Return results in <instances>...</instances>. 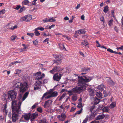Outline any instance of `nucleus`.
<instances>
[{
    "label": "nucleus",
    "mask_w": 123,
    "mask_h": 123,
    "mask_svg": "<svg viewBox=\"0 0 123 123\" xmlns=\"http://www.w3.org/2000/svg\"><path fill=\"white\" fill-rule=\"evenodd\" d=\"M17 93L14 90H11V91H9L7 93V98H6V96H7L6 95H5V96H4L5 99H9L12 101V103L13 101H14L16 103V105H14V106H17V105L18 104L19 102L21 103V104L22 102L20 101L18 102V104H17V101H16L14 100L16 98L17 95Z\"/></svg>",
    "instance_id": "3"
},
{
    "label": "nucleus",
    "mask_w": 123,
    "mask_h": 123,
    "mask_svg": "<svg viewBox=\"0 0 123 123\" xmlns=\"http://www.w3.org/2000/svg\"><path fill=\"white\" fill-rule=\"evenodd\" d=\"M34 33H35V35L36 36H38L40 35V33L38 31H35Z\"/></svg>",
    "instance_id": "44"
},
{
    "label": "nucleus",
    "mask_w": 123,
    "mask_h": 123,
    "mask_svg": "<svg viewBox=\"0 0 123 123\" xmlns=\"http://www.w3.org/2000/svg\"><path fill=\"white\" fill-rule=\"evenodd\" d=\"M62 74L56 73L55 74L53 77L54 80L59 81L60 80L62 76L63 75Z\"/></svg>",
    "instance_id": "8"
},
{
    "label": "nucleus",
    "mask_w": 123,
    "mask_h": 123,
    "mask_svg": "<svg viewBox=\"0 0 123 123\" xmlns=\"http://www.w3.org/2000/svg\"><path fill=\"white\" fill-rule=\"evenodd\" d=\"M105 116V115L103 114H99L96 117L95 119L96 120L102 119L104 118Z\"/></svg>",
    "instance_id": "15"
},
{
    "label": "nucleus",
    "mask_w": 123,
    "mask_h": 123,
    "mask_svg": "<svg viewBox=\"0 0 123 123\" xmlns=\"http://www.w3.org/2000/svg\"><path fill=\"white\" fill-rule=\"evenodd\" d=\"M96 43L98 45L97 46L98 47H100V45L99 43L97 41H96Z\"/></svg>",
    "instance_id": "55"
},
{
    "label": "nucleus",
    "mask_w": 123,
    "mask_h": 123,
    "mask_svg": "<svg viewBox=\"0 0 123 123\" xmlns=\"http://www.w3.org/2000/svg\"><path fill=\"white\" fill-rule=\"evenodd\" d=\"M55 72H62L63 69H62L61 68L58 66H55L54 68Z\"/></svg>",
    "instance_id": "13"
},
{
    "label": "nucleus",
    "mask_w": 123,
    "mask_h": 123,
    "mask_svg": "<svg viewBox=\"0 0 123 123\" xmlns=\"http://www.w3.org/2000/svg\"><path fill=\"white\" fill-rule=\"evenodd\" d=\"M16 104L15 102L13 101L12 106V120L14 122H16L18 120V114H20L21 112V103L19 102L17 105V106H15L14 105H16Z\"/></svg>",
    "instance_id": "2"
},
{
    "label": "nucleus",
    "mask_w": 123,
    "mask_h": 123,
    "mask_svg": "<svg viewBox=\"0 0 123 123\" xmlns=\"http://www.w3.org/2000/svg\"><path fill=\"white\" fill-rule=\"evenodd\" d=\"M90 70V69L88 68H83L81 69V71L82 72H87Z\"/></svg>",
    "instance_id": "26"
},
{
    "label": "nucleus",
    "mask_w": 123,
    "mask_h": 123,
    "mask_svg": "<svg viewBox=\"0 0 123 123\" xmlns=\"http://www.w3.org/2000/svg\"><path fill=\"white\" fill-rule=\"evenodd\" d=\"M89 118V116L88 115H87L86 117V118L84 120L82 123H86L87 122V121L88 119Z\"/></svg>",
    "instance_id": "32"
},
{
    "label": "nucleus",
    "mask_w": 123,
    "mask_h": 123,
    "mask_svg": "<svg viewBox=\"0 0 123 123\" xmlns=\"http://www.w3.org/2000/svg\"><path fill=\"white\" fill-rule=\"evenodd\" d=\"M26 21V16H24V17L21 18V21Z\"/></svg>",
    "instance_id": "39"
},
{
    "label": "nucleus",
    "mask_w": 123,
    "mask_h": 123,
    "mask_svg": "<svg viewBox=\"0 0 123 123\" xmlns=\"http://www.w3.org/2000/svg\"><path fill=\"white\" fill-rule=\"evenodd\" d=\"M80 4H79L77 5V6L75 7V9H77L79 8L80 7Z\"/></svg>",
    "instance_id": "64"
},
{
    "label": "nucleus",
    "mask_w": 123,
    "mask_h": 123,
    "mask_svg": "<svg viewBox=\"0 0 123 123\" xmlns=\"http://www.w3.org/2000/svg\"><path fill=\"white\" fill-rule=\"evenodd\" d=\"M37 105V104L35 103L32 106L31 108L32 109L35 108L36 107V105Z\"/></svg>",
    "instance_id": "60"
},
{
    "label": "nucleus",
    "mask_w": 123,
    "mask_h": 123,
    "mask_svg": "<svg viewBox=\"0 0 123 123\" xmlns=\"http://www.w3.org/2000/svg\"><path fill=\"white\" fill-rule=\"evenodd\" d=\"M43 84H45L48 82V80L46 79H43Z\"/></svg>",
    "instance_id": "50"
},
{
    "label": "nucleus",
    "mask_w": 123,
    "mask_h": 123,
    "mask_svg": "<svg viewBox=\"0 0 123 123\" xmlns=\"http://www.w3.org/2000/svg\"><path fill=\"white\" fill-rule=\"evenodd\" d=\"M22 94H19V95H18V100H20L22 97Z\"/></svg>",
    "instance_id": "54"
},
{
    "label": "nucleus",
    "mask_w": 123,
    "mask_h": 123,
    "mask_svg": "<svg viewBox=\"0 0 123 123\" xmlns=\"http://www.w3.org/2000/svg\"><path fill=\"white\" fill-rule=\"evenodd\" d=\"M33 42L34 45H37L38 44V41L36 39L35 41H33Z\"/></svg>",
    "instance_id": "35"
},
{
    "label": "nucleus",
    "mask_w": 123,
    "mask_h": 123,
    "mask_svg": "<svg viewBox=\"0 0 123 123\" xmlns=\"http://www.w3.org/2000/svg\"><path fill=\"white\" fill-rule=\"evenodd\" d=\"M72 100L73 101H75L77 99V97L76 96L73 95L72 97Z\"/></svg>",
    "instance_id": "34"
},
{
    "label": "nucleus",
    "mask_w": 123,
    "mask_h": 123,
    "mask_svg": "<svg viewBox=\"0 0 123 123\" xmlns=\"http://www.w3.org/2000/svg\"><path fill=\"white\" fill-rule=\"evenodd\" d=\"M108 11V6H105L104 7L103 11L105 13H106Z\"/></svg>",
    "instance_id": "27"
},
{
    "label": "nucleus",
    "mask_w": 123,
    "mask_h": 123,
    "mask_svg": "<svg viewBox=\"0 0 123 123\" xmlns=\"http://www.w3.org/2000/svg\"><path fill=\"white\" fill-rule=\"evenodd\" d=\"M30 3L29 1L28 0H25L23 1L22 2V3L24 5H28L29 4V5H31V4H29V3ZM30 3H31L30 2Z\"/></svg>",
    "instance_id": "23"
},
{
    "label": "nucleus",
    "mask_w": 123,
    "mask_h": 123,
    "mask_svg": "<svg viewBox=\"0 0 123 123\" xmlns=\"http://www.w3.org/2000/svg\"><path fill=\"white\" fill-rule=\"evenodd\" d=\"M39 123H47L46 120L45 118H43L39 122Z\"/></svg>",
    "instance_id": "30"
},
{
    "label": "nucleus",
    "mask_w": 123,
    "mask_h": 123,
    "mask_svg": "<svg viewBox=\"0 0 123 123\" xmlns=\"http://www.w3.org/2000/svg\"><path fill=\"white\" fill-rule=\"evenodd\" d=\"M49 94V93H47V92H45V93L43 95V96H42V98L41 99V100H43V98H44V97L47 95V94Z\"/></svg>",
    "instance_id": "43"
},
{
    "label": "nucleus",
    "mask_w": 123,
    "mask_h": 123,
    "mask_svg": "<svg viewBox=\"0 0 123 123\" xmlns=\"http://www.w3.org/2000/svg\"><path fill=\"white\" fill-rule=\"evenodd\" d=\"M20 71L19 70H17L16 72L15 73V74H20Z\"/></svg>",
    "instance_id": "57"
},
{
    "label": "nucleus",
    "mask_w": 123,
    "mask_h": 123,
    "mask_svg": "<svg viewBox=\"0 0 123 123\" xmlns=\"http://www.w3.org/2000/svg\"><path fill=\"white\" fill-rule=\"evenodd\" d=\"M4 120V117L2 116H0V123H2Z\"/></svg>",
    "instance_id": "36"
},
{
    "label": "nucleus",
    "mask_w": 123,
    "mask_h": 123,
    "mask_svg": "<svg viewBox=\"0 0 123 123\" xmlns=\"http://www.w3.org/2000/svg\"><path fill=\"white\" fill-rule=\"evenodd\" d=\"M95 108V106L94 105L91 106L90 107V110L91 112H93L92 111Z\"/></svg>",
    "instance_id": "33"
},
{
    "label": "nucleus",
    "mask_w": 123,
    "mask_h": 123,
    "mask_svg": "<svg viewBox=\"0 0 123 123\" xmlns=\"http://www.w3.org/2000/svg\"><path fill=\"white\" fill-rule=\"evenodd\" d=\"M61 117L62 119H60V120L61 121H63L64 120L66 116L64 114L62 113L61 114Z\"/></svg>",
    "instance_id": "19"
},
{
    "label": "nucleus",
    "mask_w": 123,
    "mask_h": 123,
    "mask_svg": "<svg viewBox=\"0 0 123 123\" xmlns=\"http://www.w3.org/2000/svg\"><path fill=\"white\" fill-rule=\"evenodd\" d=\"M86 31L84 29H80L78 30L77 31L75 32V33H78V34H84Z\"/></svg>",
    "instance_id": "16"
},
{
    "label": "nucleus",
    "mask_w": 123,
    "mask_h": 123,
    "mask_svg": "<svg viewBox=\"0 0 123 123\" xmlns=\"http://www.w3.org/2000/svg\"><path fill=\"white\" fill-rule=\"evenodd\" d=\"M76 108L75 107H72L71 108L70 111V112H72L74 111L75 110Z\"/></svg>",
    "instance_id": "48"
},
{
    "label": "nucleus",
    "mask_w": 123,
    "mask_h": 123,
    "mask_svg": "<svg viewBox=\"0 0 123 123\" xmlns=\"http://www.w3.org/2000/svg\"><path fill=\"white\" fill-rule=\"evenodd\" d=\"M102 110L103 112H108V107H104L102 109Z\"/></svg>",
    "instance_id": "28"
},
{
    "label": "nucleus",
    "mask_w": 123,
    "mask_h": 123,
    "mask_svg": "<svg viewBox=\"0 0 123 123\" xmlns=\"http://www.w3.org/2000/svg\"><path fill=\"white\" fill-rule=\"evenodd\" d=\"M21 6L19 5H17V7L15 9L16 10H18L20 8Z\"/></svg>",
    "instance_id": "56"
},
{
    "label": "nucleus",
    "mask_w": 123,
    "mask_h": 123,
    "mask_svg": "<svg viewBox=\"0 0 123 123\" xmlns=\"http://www.w3.org/2000/svg\"><path fill=\"white\" fill-rule=\"evenodd\" d=\"M4 109L3 110V111L4 112V113H5L4 114H5L6 115L7 113L8 112L6 110L7 106L6 105H5L4 107Z\"/></svg>",
    "instance_id": "24"
},
{
    "label": "nucleus",
    "mask_w": 123,
    "mask_h": 123,
    "mask_svg": "<svg viewBox=\"0 0 123 123\" xmlns=\"http://www.w3.org/2000/svg\"><path fill=\"white\" fill-rule=\"evenodd\" d=\"M36 80H41L45 76V74L43 73H41L40 72H37L36 74Z\"/></svg>",
    "instance_id": "7"
},
{
    "label": "nucleus",
    "mask_w": 123,
    "mask_h": 123,
    "mask_svg": "<svg viewBox=\"0 0 123 123\" xmlns=\"http://www.w3.org/2000/svg\"><path fill=\"white\" fill-rule=\"evenodd\" d=\"M15 86L16 88L19 89L20 92L22 93L26 91L28 88V85L26 83L23 84L20 82H18L16 84Z\"/></svg>",
    "instance_id": "5"
},
{
    "label": "nucleus",
    "mask_w": 123,
    "mask_h": 123,
    "mask_svg": "<svg viewBox=\"0 0 123 123\" xmlns=\"http://www.w3.org/2000/svg\"><path fill=\"white\" fill-rule=\"evenodd\" d=\"M29 94V92H26L24 95L23 97L22 98V101H24L25 99L27 97Z\"/></svg>",
    "instance_id": "20"
},
{
    "label": "nucleus",
    "mask_w": 123,
    "mask_h": 123,
    "mask_svg": "<svg viewBox=\"0 0 123 123\" xmlns=\"http://www.w3.org/2000/svg\"><path fill=\"white\" fill-rule=\"evenodd\" d=\"M17 26L16 25H14L13 27L12 28H9V29L12 30H13L14 29H15L16 28H17Z\"/></svg>",
    "instance_id": "52"
},
{
    "label": "nucleus",
    "mask_w": 123,
    "mask_h": 123,
    "mask_svg": "<svg viewBox=\"0 0 123 123\" xmlns=\"http://www.w3.org/2000/svg\"><path fill=\"white\" fill-rule=\"evenodd\" d=\"M41 88L39 86H36L35 87L34 86V90H38L39 89Z\"/></svg>",
    "instance_id": "46"
},
{
    "label": "nucleus",
    "mask_w": 123,
    "mask_h": 123,
    "mask_svg": "<svg viewBox=\"0 0 123 123\" xmlns=\"http://www.w3.org/2000/svg\"><path fill=\"white\" fill-rule=\"evenodd\" d=\"M65 94H66L65 93H63V94L62 95V96H61L60 97H61V98H62V99H63L65 97Z\"/></svg>",
    "instance_id": "63"
},
{
    "label": "nucleus",
    "mask_w": 123,
    "mask_h": 123,
    "mask_svg": "<svg viewBox=\"0 0 123 123\" xmlns=\"http://www.w3.org/2000/svg\"><path fill=\"white\" fill-rule=\"evenodd\" d=\"M25 9V7L24 6L21 8L19 10V12H21L23 11V10Z\"/></svg>",
    "instance_id": "47"
},
{
    "label": "nucleus",
    "mask_w": 123,
    "mask_h": 123,
    "mask_svg": "<svg viewBox=\"0 0 123 123\" xmlns=\"http://www.w3.org/2000/svg\"><path fill=\"white\" fill-rule=\"evenodd\" d=\"M54 63L57 65H59L61 64L62 62V60H54Z\"/></svg>",
    "instance_id": "21"
},
{
    "label": "nucleus",
    "mask_w": 123,
    "mask_h": 123,
    "mask_svg": "<svg viewBox=\"0 0 123 123\" xmlns=\"http://www.w3.org/2000/svg\"><path fill=\"white\" fill-rule=\"evenodd\" d=\"M100 99L98 98L97 97H95L94 102V105H95L98 104L100 102Z\"/></svg>",
    "instance_id": "17"
},
{
    "label": "nucleus",
    "mask_w": 123,
    "mask_h": 123,
    "mask_svg": "<svg viewBox=\"0 0 123 123\" xmlns=\"http://www.w3.org/2000/svg\"><path fill=\"white\" fill-rule=\"evenodd\" d=\"M108 83L109 84L114 86L115 85V83L112 80H110L108 81Z\"/></svg>",
    "instance_id": "29"
},
{
    "label": "nucleus",
    "mask_w": 123,
    "mask_h": 123,
    "mask_svg": "<svg viewBox=\"0 0 123 123\" xmlns=\"http://www.w3.org/2000/svg\"><path fill=\"white\" fill-rule=\"evenodd\" d=\"M78 82L80 84L81 86H76L71 90L68 91L67 92L69 93L72 95V93H79L82 92L86 89V87L88 85L86 83L92 80L93 78L92 77L87 75L78 76Z\"/></svg>",
    "instance_id": "1"
},
{
    "label": "nucleus",
    "mask_w": 123,
    "mask_h": 123,
    "mask_svg": "<svg viewBox=\"0 0 123 123\" xmlns=\"http://www.w3.org/2000/svg\"><path fill=\"white\" fill-rule=\"evenodd\" d=\"M49 72L51 74H53L54 72H55V71H54V68H53L52 70H51L49 71Z\"/></svg>",
    "instance_id": "59"
},
{
    "label": "nucleus",
    "mask_w": 123,
    "mask_h": 123,
    "mask_svg": "<svg viewBox=\"0 0 123 123\" xmlns=\"http://www.w3.org/2000/svg\"><path fill=\"white\" fill-rule=\"evenodd\" d=\"M96 95L97 96L101 98H103V96L104 97H106L108 95V94L106 92L105 90L102 91L101 92H97Z\"/></svg>",
    "instance_id": "6"
},
{
    "label": "nucleus",
    "mask_w": 123,
    "mask_h": 123,
    "mask_svg": "<svg viewBox=\"0 0 123 123\" xmlns=\"http://www.w3.org/2000/svg\"><path fill=\"white\" fill-rule=\"evenodd\" d=\"M53 58L56 59L55 60H62L63 58L62 55H60L54 54L53 55Z\"/></svg>",
    "instance_id": "10"
},
{
    "label": "nucleus",
    "mask_w": 123,
    "mask_h": 123,
    "mask_svg": "<svg viewBox=\"0 0 123 123\" xmlns=\"http://www.w3.org/2000/svg\"><path fill=\"white\" fill-rule=\"evenodd\" d=\"M103 107V105H99L98 108L100 110H101Z\"/></svg>",
    "instance_id": "58"
},
{
    "label": "nucleus",
    "mask_w": 123,
    "mask_h": 123,
    "mask_svg": "<svg viewBox=\"0 0 123 123\" xmlns=\"http://www.w3.org/2000/svg\"><path fill=\"white\" fill-rule=\"evenodd\" d=\"M51 95L52 97H55L57 96L58 93L57 92L55 91L53 92Z\"/></svg>",
    "instance_id": "25"
},
{
    "label": "nucleus",
    "mask_w": 123,
    "mask_h": 123,
    "mask_svg": "<svg viewBox=\"0 0 123 123\" xmlns=\"http://www.w3.org/2000/svg\"><path fill=\"white\" fill-rule=\"evenodd\" d=\"M88 42L86 40H84L81 43V45L83 47L84 46H87L88 45Z\"/></svg>",
    "instance_id": "18"
},
{
    "label": "nucleus",
    "mask_w": 123,
    "mask_h": 123,
    "mask_svg": "<svg viewBox=\"0 0 123 123\" xmlns=\"http://www.w3.org/2000/svg\"><path fill=\"white\" fill-rule=\"evenodd\" d=\"M37 110L39 112L41 113L42 112V110L41 108L39 107L37 109Z\"/></svg>",
    "instance_id": "37"
},
{
    "label": "nucleus",
    "mask_w": 123,
    "mask_h": 123,
    "mask_svg": "<svg viewBox=\"0 0 123 123\" xmlns=\"http://www.w3.org/2000/svg\"><path fill=\"white\" fill-rule=\"evenodd\" d=\"M39 29L41 31H43L44 30V28L42 27H39Z\"/></svg>",
    "instance_id": "62"
},
{
    "label": "nucleus",
    "mask_w": 123,
    "mask_h": 123,
    "mask_svg": "<svg viewBox=\"0 0 123 123\" xmlns=\"http://www.w3.org/2000/svg\"><path fill=\"white\" fill-rule=\"evenodd\" d=\"M77 107L79 108H80L82 107V104L81 102H80V103L78 104Z\"/></svg>",
    "instance_id": "41"
},
{
    "label": "nucleus",
    "mask_w": 123,
    "mask_h": 123,
    "mask_svg": "<svg viewBox=\"0 0 123 123\" xmlns=\"http://www.w3.org/2000/svg\"><path fill=\"white\" fill-rule=\"evenodd\" d=\"M26 21L28 22L31 20V19L32 18L31 16L30 15H26Z\"/></svg>",
    "instance_id": "22"
},
{
    "label": "nucleus",
    "mask_w": 123,
    "mask_h": 123,
    "mask_svg": "<svg viewBox=\"0 0 123 123\" xmlns=\"http://www.w3.org/2000/svg\"><path fill=\"white\" fill-rule=\"evenodd\" d=\"M113 20L112 19H111L108 22V24L109 26H111L112 25V21Z\"/></svg>",
    "instance_id": "38"
},
{
    "label": "nucleus",
    "mask_w": 123,
    "mask_h": 123,
    "mask_svg": "<svg viewBox=\"0 0 123 123\" xmlns=\"http://www.w3.org/2000/svg\"><path fill=\"white\" fill-rule=\"evenodd\" d=\"M38 115V114L35 113L32 114L30 113H25L23 115V117L26 121H28L30 118L31 121H32L34 119L36 118Z\"/></svg>",
    "instance_id": "4"
},
{
    "label": "nucleus",
    "mask_w": 123,
    "mask_h": 123,
    "mask_svg": "<svg viewBox=\"0 0 123 123\" xmlns=\"http://www.w3.org/2000/svg\"><path fill=\"white\" fill-rule=\"evenodd\" d=\"M82 108H81L80 110L77 111V114H80L81 113V111H82Z\"/></svg>",
    "instance_id": "51"
},
{
    "label": "nucleus",
    "mask_w": 123,
    "mask_h": 123,
    "mask_svg": "<svg viewBox=\"0 0 123 123\" xmlns=\"http://www.w3.org/2000/svg\"><path fill=\"white\" fill-rule=\"evenodd\" d=\"M98 89H99L100 91L102 92V91L105 89V86L103 84L100 85L98 86Z\"/></svg>",
    "instance_id": "14"
},
{
    "label": "nucleus",
    "mask_w": 123,
    "mask_h": 123,
    "mask_svg": "<svg viewBox=\"0 0 123 123\" xmlns=\"http://www.w3.org/2000/svg\"><path fill=\"white\" fill-rule=\"evenodd\" d=\"M27 35L28 36H31V37H33L34 35V34L33 33H27Z\"/></svg>",
    "instance_id": "42"
},
{
    "label": "nucleus",
    "mask_w": 123,
    "mask_h": 123,
    "mask_svg": "<svg viewBox=\"0 0 123 123\" xmlns=\"http://www.w3.org/2000/svg\"><path fill=\"white\" fill-rule=\"evenodd\" d=\"M85 16L84 15H83L82 16H81V19L83 20H84L85 19H84Z\"/></svg>",
    "instance_id": "61"
},
{
    "label": "nucleus",
    "mask_w": 123,
    "mask_h": 123,
    "mask_svg": "<svg viewBox=\"0 0 123 123\" xmlns=\"http://www.w3.org/2000/svg\"><path fill=\"white\" fill-rule=\"evenodd\" d=\"M53 101L52 100H49L46 101L44 105L43 106L44 108H46V107H49Z\"/></svg>",
    "instance_id": "9"
},
{
    "label": "nucleus",
    "mask_w": 123,
    "mask_h": 123,
    "mask_svg": "<svg viewBox=\"0 0 123 123\" xmlns=\"http://www.w3.org/2000/svg\"><path fill=\"white\" fill-rule=\"evenodd\" d=\"M96 113L95 111H93V112H91V113L89 115V120H92L95 116Z\"/></svg>",
    "instance_id": "11"
},
{
    "label": "nucleus",
    "mask_w": 123,
    "mask_h": 123,
    "mask_svg": "<svg viewBox=\"0 0 123 123\" xmlns=\"http://www.w3.org/2000/svg\"><path fill=\"white\" fill-rule=\"evenodd\" d=\"M110 106H111V107L114 108L116 106L115 103H114L113 102H112L110 105Z\"/></svg>",
    "instance_id": "40"
},
{
    "label": "nucleus",
    "mask_w": 123,
    "mask_h": 123,
    "mask_svg": "<svg viewBox=\"0 0 123 123\" xmlns=\"http://www.w3.org/2000/svg\"><path fill=\"white\" fill-rule=\"evenodd\" d=\"M5 10L4 9H3L2 10L0 11V14H4L5 13Z\"/></svg>",
    "instance_id": "53"
},
{
    "label": "nucleus",
    "mask_w": 123,
    "mask_h": 123,
    "mask_svg": "<svg viewBox=\"0 0 123 123\" xmlns=\"http://www.w3.org/2000/svg\"><path fill=\"white\" fill-rule=\"evenodd\" d=\"M107 50L109 52L111 53H113V51L110 48L107 49Z\"/></svg>",
    "instance_id": "45"
},
{
    "label": "nucleus",
    "mask_w": 123,
    "mask_h": 123,
    "mask_svg": "<svg viewBox=\"0 0 123 123\" xmlns=\"http://www.w3.org/2000/svg\"><path fill=\"white\" fill-rule=\"evenodd\" d=\"M100 20L103 22V24H104L105 23V20L103 17L102 16L100 18Z\"/></svg>",
    "instance_id": "49"
},
{
    "label": "nucleus",
    "mask_w": 123,
    "mask_h": 123,
    "mask_svg": "<svg viewBox=\"0 0 123 123\" xmlns=\"http://www.w3.org/2000/svg\"><path fill=\"white\" fill-rule=\"evenodd\" d=\"M56 20L55 19L53 18L52 17L50 19H47L45 18L43 20V21L44 23L48 22H54Z\"/></svg>",
    "instance_id": "12"
},
{
    "label": "nucleus",
    "mask_w": 123,
    "mask_h": 123,
    "mask_svg": "<svg viewBox=\"0 0 123 123\" xmlns=\"http://www.w3.org/2000/svg\"><path fill=\"white\" fill-rule=\"evenodd\" d=\"M88 90L90 93L91 95H92L94 93L93 91L91 88H89L88 89Z\"/></svg>",
    "instance_id": "31"
}]
</instances>
